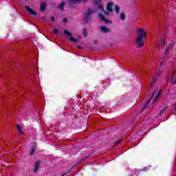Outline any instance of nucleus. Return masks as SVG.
Here are the masks:
<instances>
[{
    "instance_id": "nucleus-33",
    "label": "nucleus",
    "mask_w": 176,
    "mask_h": 176,
    "mask_svg": "<svg viewBox=\"0 0 176 176\" xmlns=\"http://www.w3.org/2000/svg\"><path fill=\"white\" fill-rule=\"evenodd\" d=\"M77 48H78V49H82V47L78 46Z\"/></svg>"
},
{
    "instance_id": "nucleus-3",
    "label": "nucleus",
    "mask_w": 176,
    "mask_h": 176,
    "mask_svg": "<svg viewBox=\"0 0 176 176\" xmlns=\"http://www.w3.org/2000/svg\"><path fill=\"white\" fill-rule=\"evenodd\" d=\"M174 49V43H172L168 45L164 52V59L166 60L167 58V56L170 54V51Z\"/></svg>"
},
{
    "instance_id": "nucleus-20",
    "label": "nucleus",
    "mask_w": 176,
    "mask_h": 176,
    "mask_svg": "<svg viewBox=\"0 0 176 176\" xmlns=\"http://www.w3.org/2000/svg\"><path fill=\"white\" fill-rule=\"evenodd\" d=\"M87 34H89V32H87V28H84L83 29V32H82V35H84V36H87Z\"/></svg>"
},
{
    "instance_id": "nucleus-5",
    "label": "nucleus",
    "mask_w": 176,
    "mask_h": 176,
    "mask_svg": "<svg viewBox=\"0 0 176 176\" xmlns=\"http://www.w3.org/2000/svg\"><path fill=\"white\" fill-rule=\"evenodd\" d=\"M98 17H99L100 20H101L102 21H104V23H105V24H111V21H109L108 19H105V16H104V15H102V14H98Z\"/></svg>"
},
{
    "instance_id": "nucleus-11",
    "label": "nucleus",
    "mask_w": 176,
    "mask_h": 176,
    "mask_svg": "<svg viewBox=\"0 0 176 176\" xmlns=\"http://www.w3.org/2000/svg\"><path fill=\"white\" fill-rule=\"evenodd\" d=\"M67 3L65 1H61L60 3L57 6L58 9L59 10H64V8Z\"/></svg>"
},
{
    "instance_id": "nucleus-35",
    "label": "nucleus",
    "mask_w": 176,
    "mask_h": 176,
    "mask_svg": "<svg viewBox=\"0 0 176 176\" xmlns=\"http://www.w3.org/2000/svg\"><path fill=\"white\" fill-rule=\"evenodd\" d=\"M157 75H159V74H157Z\"/></svg>"
},
{
    "instance_id": "nucleus-14",
    "label": "nucleus",
    "mask_w": 176,
    "mask_h": 176,
    "mask_svg": "<svg viewBox=\"0 0 176 176\" xmlns=\"http://www.w3.org/2000/svg\"><path fill=\"white\" fill-rule=\"evenodd\" d=\"M36 150V148H35V145L32 146V148L30 151V156L32 157H34V153H35V151Z\"/></svg>"
},
{
    "instance_id": "nucleus-28",
    "label": "nucleus",
    "mask_w": 176,
    "mask_h": 176,
    "mask_svg": "<svg viewBox=\"0 0 176 176\" xmlns=\"http://www.w3.org/2000/svg\"><path fill=\"white\" fill-rule=\"evenodd\" d=\"M56 19L54 18V16H51V21H55Z\"/></svg>"
},
{
    "instance_id": "nucleus-12",
    "label": "nucleus",
    "mask_w": 176,
    "mask_h": 176,
    "mask_svg": "<svg viewBox=\"0 0 176 176\" xmlns=\"http://www.w3.org/2000/svg\"><path fill=\"white\" fill-rule=\"evenodd\" d=\"M40 10L41 12H45L46 10V3L42 2L41 3Z\"/></svg>"
},
{
    "instance_id": "nucleus-10",
    "label": "nucleus",
    "mask_w": 176,
    "mask_h": 176,
    "mask_svg": "<svg viewBox=\"0 0 176 176\" xmlns=\"http://www.w3.org/2000/svg\"><path fill=\"white\" fill-rule=\"evenodd\" d=\"M113 6V3L112 2H109L107 6V12H109L111 13V12H113V10L112 9V6Z\"/></svg>"
},
{
    "instance_id": "nucleus-29",
    "label": "nucleus",
    "mask_w": 176,
    "mask_h": 176,
    "mask_svg": "<svg viewBox=\"0 0 176 176\" xmlns=\"http://www.w3.org/2000/svg\"><path fill=\"white\" fill-rule=\"evenodd\" d=\"M165 111H166V109H162L161 111V115H163V113H164Z\"/></svg>"
},
{
    "instance_id": "nucleus-17",
    "label": "nucleus",
    "mask_w": 176,
    "mask_h": 176,
    "mask_svg": "<svg viewBox=\"0 0 176 176\" xmlns=\"http://www.w3.org/2000/svg\"><path fill=\"white\" fill-rule=\"evenodd\" d=\"M16 129L19 131V134H24V132L21 131V126H20V124L16 125Z\"/></svg>"
},
{
    "instance_id": "nucleus-4",
    "label": "nucleus",
    "mask_w": 176,
    "mask_h": 176,
    "mask_svg": "<svg viewBox=\"0 0 176 176\" xmlns=\"http://www.w3.org/2000/svg\"><path fill=\"white\" fill-rule=\"evenodd\" d=\"M156 91H157V89H155V91L153 93L151 98H150L149 100H148L146 101V104L142 108V112H144V111H145V109H146V105H148V104H149V102H151V100H152V98H153V97L155 96V94H156Z\"/></svg>"
},
{
    "instance_id": "nucleus-25",
    "label": "nucleus",
    "mask_w": 176,
    "mask_h": 176,
    "mask_svg": "<svg viewBox=\"0 0 176 176\" xmlns=\"http://www.w3.org/2000/svg\"><path fill=\"white\" fill-rule=\"evenodd\" d=\"M101 1L102 0H96L94 3V5H98V3H101Z\"/></svg>"
},
{
    "instance_id": "nucleus-31",
    "label": "nucleus",
    "mask_w": 176,
    "mask_h": 176,
    "mask_svg": "<svg viewBox=\"0 0 176 176\" xmlns=\"http://www.w3.org/2000/svg\"><path fill=\"white\" fill-rule=\"evenodd\" d=\"M41 19H42L43 20H45V19H46V18H45V16H42Z\"/></svg>"
},
{
    "instance_id": "nucleus-19",
    "label": "nucleus",
    "mask_w": 176,
    "mask_h": 176,
    "mask_svg": "<svg viewBox=\"0 0 176 176\" xmlns=\"http://www.w3.org/2000/svg\"><path fill=\"white\" fill-rule=\"evenodd\" d=\"M63 34H64L65 35H67V36H71V35H72V34H71V32H68V30H65L63 31Z\"/></svg>"
},
{
    "instance_id": "nucleus-2",
    "label": "nucleus",
    "mask_w": 176,
    "mask_h": 176,
    "mask_svg": "<svg viewBox=\"0 0 176 176\" xmlns=\"http://www.w3.org/2000/svg\"><path fill=\"white\" fill-rule=\"evenodd\" d=\"M93 13H94V10L89 8L85 12V14L82 15L85 24H89V22L91 21Z\"/></svg>"
},
{
    "instance_id": "nucleus-22",
    "label": "nucleus",
    "mask_w": 176,
    "mask_h": 176,
    "mask_svg": "<svg viewBox=\"0 0 176 176\" xmlns=\"http://www.w3.org/2000/svg\"><path fill=\"white\" fill-rule=\"evenodd\" d=\"M114 10L116 13H119V10H120V8L118 7V6H115Z\"/></svg>"
},
{
    "instance_id": "nucleus-13",
    "label": "nucleus",
    "mask_w": 176,
    "mask_h": 176,
    "mask_svg": "<svg viewBox=\"0 0 176 176\" xmlns=\"http://www.w3.org/2000/svg\"><path fill=\"white\" fill-rule=\"evenodd\" d=\"M157 82V77L156 76H153L152 80H151V89L153 87V85Z\"/></svg>"
},
{
    "instance_id": "nucleus-27",
    "label": "nucleus",
    "mask_w": 176,
    "mask_h": 176,
    "mask_svg": "<svg viewBox=\"0 0 176 176\" xmlns=\"http://www.w3.org/2000/svg\"><path fill=\"white\" fill-rule=\"evenodd\" d=\"M54 34H58V30L56 28L54 29Z\"/></svg>"
},
{
    "instance_id": "nucleus-26",
    "label": "nucleus",
    "mask_w": 176,
    "mask_h": 176,
    "mask_svg": "<svg viewBox=\"0 0 176 176\" xmlns=\"http://www.w3.org/2000/svg\"><path fill=\"white\" fill-rule=\"evenodd\" d=\"M63 23H68V19L64 18V19H63Z\"/></svg>"
},
{
    "instance_id": "nucleus-7",
    "label": "nucleus",
    "mask_w": 176,
    "mask_h": 176,
    "mask_svg": "<svg viewBox=\"0 0 176 176\" xmlns=\"http://www.w3.org/2000/svg\"><path fill=\"white\" fill-rule=\"evenodd\" d=\"M100 31L104 34H109L111 32V30L104 25L100 26Z\"/></svg>"
},
{
    "instance_id": "nucleus-1",
    "label": "nucleus",
    "mask_w": 176,
    "mask_h": 176,
    "mask_svg": "<svg viewBox=\"0 0 176 176\" xmlns=\"http://www.w3.org/2000/svg\"><path fill=\"white\" fill-rule=\"evenodd\" d=\"M137 34L139 36L136 38L137 47H144V45L145 44L144 43V38L145 39H146V38H147L146 32H144L143 29H138L137 31Z\"/></svg>"
},
{
    "instance_id": "nucleus-9",
    "label": "nucleus",
    "mask_w": 176,
    "mask_h": 176,
    "mask_svg": "<svg viewBox=\"0 0 176 176\" xmlns=\"http://www.w3.org/2000/svg\"><path fill=\"white\" fill-rule=\"evenodd\" d=\"M82 2V0H68L67 3L69 5H76L78 3H80Z\"/></svg>"
},
{
    "instance_id": "nucleus-16",
    "label": "nucleus",
    "mask_w": 176,
    "mask_h": 176,
    "mask_svg": "<svg viewBox=\"0 0 176 176\" xmlns=\"http://www.w3.org/2000/svg\"><path fill=\"white\" fill-rule=\"evenodd\" d=\"M162 89H160V90L158 91V93H157L156 97L154 98V101H157V98H159V97H160V94H162Z\"/></svg>"
},
{
    "instance_id": "nucleus-30",
    "label": "nucleus",
    "mask_w": 176,
    "mask_h": 176,
    "mask_svg": "<svg viewBox=\"0 0 176 176\" xmlns=\"http://www.w3.org/2000/svg\"><path fill=\"white\" fill-rule=\"evenodd\" d=\"M120 142H121V141H120V142H117L116 143V145L118 146V144H120Z\"/></svg>"
},
{
    "instance_id": "nucleus-15",
    "label": "nucleus",
    "mask_w": 176,
    "mask_h": 176,
    "mask_svg": "<svg viewBox=\"0 0 176 176\" xmlns=\"http://www.w3.org/2000/svg\"><path fill=\"white\" fill-rule=\"evenodd\" d=\"M98 9H100V10H102L104 14H109L108 12L105 11V9H104V7L102 5H99Z\"/></svg>"
},
{
    "instance_id": "nucleus-21",
    "label": "nucleus",
    "mask_w": 176,
    "mask_h": 176,
    "mask_svg": "<svg viewBox=\"0 0 176 176\" xmlns=\"http://www.w3.org/2000/svg\"><path fill=\"white\" fill-rule=\"evenodd\" d=\"M69 41H71V42H74V43H76V42H78V39L72 36L69 37Z\"/></svg>"
},
{
    "instance_id": "nucleus-18",
    "label": "nucleus",
    "mask_w": 176,
    "mask_h": 176,
    "mask_svg": "<svg viewBox=\"0 0 176 176\" xmlns=\"http://www.w3.org/2000/svg\"><path fill=\"white\" fill-rule=\"evenodd\" d=\"M119 19H120V20H124V19H126V14L124 12L121 13Z\"/></svg>"
},
{
    "instance_id": "nucleus-23",
    "label": "nucleus",
    "mask_w": 176,
    "mask_h": 176,
    "mask_svg": "<svg viewBox=\"0 0 176 176\" xmlns=\"http://www.w3.org/2000/svg\"><path fill=\"white\" fill-rule=\"evenodd\" d=\"M175 74V71H174L170 76V82H173L174 80V75Z\"/></svg>"
},
{
    "instance_id": "nucleus-6",
    "label": "nucleus",
    "mask_w": 176,
    "mask_h": 176,
    "mask_svg": "<svg viewBox=\"0 0 176 176\" xmlns=\"http://www.w3.org/2000/svg\"><path fill=\"white\" fill-rule=\"evenodd\" d=\"M39 166H41V161H36L34 165V167L33 168V172L34 173H38V171L39 170Z\"/></svg>"
},
{
    "instance_id": "nucleus-34",
    "label": "nucleus",
    "mask_w": 176,
    "mask_h": 176,
    "mask_svg": "<svg viewBox=\"0 0 176 176\" xmlns=\"http://www.w3.org/2000/svg\"><path fill=\"white\" fill-rule=\"evenodd\" d=\"M162 65H163V63L162 62H161V63H160V67H162Z\"/></svg>"
},
{
    "instance_id": "nucleus-32",
    "label": "nucleus",
    "mask_w": 176,
    "mask_h": 176,
    "mask_svg": "<svg viewBox=\"0 0 176 176\" xmlns=\"http://www.w3.org/2000/svg\"><path fill=\"white\" fill-rule=\"evenodd\" d=\"M84 3H86L87 2V0H83Z\"/></svg>"
},
{
    "instance_id": "nucleus-24",
    "label": "nucleus",
    "mask_w": 176,
    "mask_h": 176,
    "mask_svg": "<svg viewBox=\"0 0 176 176\" xmlns=\"http://www.w3.org/2000/svg\"><path fill=\"white\" fill-rule=\"evenodd\" d=\"M161 45H162V46H164V45H166V41H164V38L161 39Z\"/></svg>"
},
{
    "instance_id": "nucleus-8",
    "label": "nucleus",
    "mask_w": 176,
    "mask_h": 176,
    "mask_svg": "<svg viewBox=\"0 0 176 176\" xmlns=\"http://www.w3.org/2000/svg\"><path fill=\"white\" fill-rule=\"evenodd\" d=\"M25 9L27 10V12H28L30 13V14H32V16H36L38 14L36 13V12L34 11V10H32L31 8L26 6Z\"/></svg>"
}]
</instances>
